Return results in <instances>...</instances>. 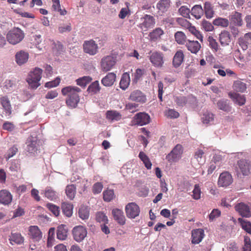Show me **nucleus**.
<instances>
[{"mask_svg": "<svg viewBox=\"0 0 251 251\" xmlns=\"http://www.w3.org/2000/svg\"><path fill=\"white\" fill-rule=\"evenodd\" d=\"M238 221L240 224L242 228L247 233L251 234V223L242 218H239Z\"/></svg>", "mask_w": 251, "mask_h": 251, "instance_id": "40", "label": "nucleus"}, {"mask_svg": "<svg viewBox=\"0 0 251 251\" xmlns=\"http://www.w3.org/2000/svg\"><path fill=\"white\" fill-rule=\"evenodd\" d=\"M103 184L101 182H97L93 186L92 191L94 194L100 193L103 189Z\"/></svg>", "mask_w": 251, "mask_h": 251, "instance_id": "59", "label": "nucleus"}, {"mask_svg": "<svg viewBox=\"0 0 251 251\" xmlns=\"http://www.w3.org/2000/svg\"><path fill=\"white\" fill-rule=\"evenodd\" d=\"M10 243L13 245L14 243L21 245L24 242V238L19 233H11L9 239Z\"/></svg>", "mask_w": 251, "mask_h": 251, "instance_id": "28", "label": "nucleus"}, {"mask_svg": "<svg viewBox=\"0 0 251 251\" xmlns=\"http://www.w3.org/2000/svg\"><path fill=\"white\" fill-rule=\"evenodd\" d=\"M201 120L204 124H212L214 122V116L212 113L206 111L203 114Z\"/></svg>", "mask_w": 251, "mask_h": 251, "instance_id": "39", "label": "nucleus"}, {"mask_svg": "<svg viewBox=\"0 0 251 251\" xmlns=\"http://www.w3.org/2000/svg\"><path fill=\"white\" fill-rule=\"evenodd\" d=\"M25 37L24 32L19 28H14L7 34L8 42L12 45H16L21 42Z\"/></svg>", "mask_w": 251, "mask_h": 251, "instance_id": "3", "label": "nucleus"}, {"mask_svg": "<svg viewBox=\"0 0 251 251\" xmlns=\"http://www.w3.org/2000/svg\"><path fill=\"white\" fill-rule=\"evenodd\" d=\"M218 107L224 111H229L230 107L227 103V100H221L217 102Z\"/></svg>", "mask_w": 251, "mask_h": 251, "instance_id": "47", "label": "nucleus"}, {"mask_svg": "<svg viewBox=\"0 0 251 251\" xmlns=\"http://www.w3.org/2000/svg\"><path fill=\"white\" fill-rule=\"evenodd\" d=\"M18 148L16 146H13L10 148L7 151V154L5 156L6 160H8L14 155H15L18 152Z\"/></svg>", "mask_w": 251, "mask_h": 251, "instance_id": "57", "label": "nucleus"}, {"mask_svg": "<svg viewBox=\"0 0 251 251\" xmlns=\"http://www.w3.org/2000/svg\"><path fill=\"white\" fill-rule=\"evenodd\" d=\"M230 98L233 99L234 101L239 105H243L245 103L246 99L244 95L237 93L230 95Z\"/></svg>", "mask_w": 251, "mask_h": 251, "instance_id": "38", "label": "nucleus"}, {"mask_svg": "<svg viewBox=\"0 0 251 251\" xmlns=\"http://www.w3.org/2000/svg\"><path fill=\"white\" fill-rule=\"evenodd\" d=\"M189 31L201 42L203 41V36L199 31L196 29L195 26H191L189 27Z\"/></svg>", "mask_w": 251, "mask_h": 251, "instance_id": "55", "label": "nucleus"}, {"mask_svg": "<svg viewBox=\"0 0 251 251\" xmlns=\"http://www.w3.org/2000/svg\"><path fill=\"white\" fill-rule=\"evenodd\" d=\"M43 193L44 196L50 201H55L58 198L57 193L50 187L46 188Z\"/></svg>", "mask_w": 251, "mask_h": 251, "instance_id": "33", "label": "nucleus"}, {"mask_svg": "<svg viewBox=\"0 0 251 251\" xmlns=\"http://www.w3.org/2000/svg\"><path fill=\"white\" fill-rule=\"evenodd\" d=\"M46 206L55 216L57 217L59 215L60 210L58 206L51 203H47Z\"/></svg>", "mask_w": 251, "mask_h": 251, "instance_id": "51", "label": "nucleus"}, {"mask_svg": "<svg viewBox=\"0 0 251 251\" xmlns=\"http://www.w3.org/2000/svg\"><path fill=\"white\" fill-rule=\"evenodd\" d=\"M142 22L140 24L139 26L143 31H146L148 29L153 27L155 24V19L152 16L145 15L141 19Z\"/></svg>", "mask_w": 251, "mask_h": 251, "instance_id": "12", "label": "nucleus"}, {"mask_svg": "<svg viewBox=\"0 0 251 251\" xmlns=\"http://www.w3.org/2000/svg\"><path fill=\"white\" fill-rule=\"evenodd\" d=\"M193 198L195 200H199L201 198V189L198 184L195 185L194 189L193 190Z\"/></svg>", "mask_w": 251, "mask_h": 251, "instance_id": "61", "label": "nucleus"}, {"mask_svg": "<svg viewBox=\"0 0 251 251\" xmlns=\"http://www.w3.org/2000/svg\"><path fill=\"white\" fill-rule=\"evenodd\" d=\"M175 101L179 106H183L188 101V98L184 96H179L175 98Z\"/></svg>", "mask_w": 251, "mask_h": 251, "instance_id": "56", "label": "nucleus"}, {"mask_svg": "<svg viewBox=\"0 0 251 251\" xmlns=\"http://www.w3.org/2000/svg\"><path fill=\"white\" fill-rule=\"evenodd\" d=\"M233 87L236 91L243 93L246 90L247 85L241 80H237L234 82Z\"/></svg>", "mask_w": 251, "mask_h": 251, "instance_id": "36", "label": "nucleus"}, {"mask_svg": "<svg viewBox=\"0 0 251 251\" xmlns=\"http://www.w3.org/2000/svg\"><path fill=\"white\" fill-rule=\"evenodd\" d=\"M185 46L188 50L194 54H197L201 48V44L197 41H191L190 40H188L186 42Z\"/></svg>", "mask_w": 251, "mask_h": 251, "instance_id": "22", "label": "nucleus"}, {"mask_svg": "<svg viewBox=\"0 0 251 251\" xmlns=\"http://www.w3.org/2000/svg\"><path fill=\"white\" fill-rule=\"evenodd\" d=\"M176 41L179 45H184L186 42V36L182 31H177L175 34Z\"/></svg>", "mask_w": 251, "mask_h": 251, "instance_id": "43", "label": "nucleus"}, {"mask_svg": "<svg viewBox=\"0 0 251 251\" xmlns=\"http://www.w3.org/2000/svg\"><path fill=\"white\" fill-rule=\"evenodd\" d=\"M26 144L27 151L35 154L40 149L42 141L37 136H30L27 138Z\"/></svg>", "mask_w": 251, "mask_h": 251, "instance_id": "5", "label": "nucleus"}, {"mask_svg": "<svg viewBox=\"0 0 251 251\" xmlns=\"http://www.w3.org/2000/svg\"><path fill=\"white\" fill-rule=\"evenodd\" d=\"M203 9L206 18L211 19L213 17L214 14L213 7L210 2L206 1L204 2Z\"/></svg>", "mask_w": 251, "mask_h": 251, "instance_id": "30", "label": "nucleus"}, {"mask_svg": "<svg viewBox=\"0 0 251 251\" xmlns=\"http://www.w3.org/2000/svg\"><path fill=\"white\" fill-rule=\"evenodd\" d=\"M72 234L74 240L77 242H80L87 236V231L83 226H77L73 228Z\"/></svg>", "mask_w": 251, "mask_h": 251, "instance_id": "7", "label": "nucleus"}, {"mask_svg": "<svg viewBox=\"0 0 251 251\" xmlns=\"http://www.w3.org/2000/svg\"><path fill=\"white\" fill-rule=\"evenodd\" d=\"M184 57L183 51L181 50H177L173 57V66L176 68L179 67L183 61Z\"/></svg>", "mask_w": 251, "mask_h": 251, "instance_id": "23", "label": "nucleus"}, {"mask_svg": "<svg viewBox=\"0 0 251 251\" xmlns=\"http://www.w3.org/2000/svg\"><path fill=\"white\" fill-rule=\"evenodd\" d=\"M244 247H243V251H251V241L249 237H245L244 238Z\"/></svg>", "mask_w": 251, "mask_h": 251, "instance_id": "64", "label": "nucleus"}, {"mask_svg": "<svg viewBox=\"0 0 251 251\" xmlns=\"http://www.w3.org/2000/svg\"><path fill=\"white\" fill-rule=\"evenodd\" d=\"M208 41L210 48L214 51H217L219 50V45L216 40L213 37L209 36Z\"/></svg>", "mask_w": 251, "mask_h": 251, "instance_id": "53", "label": "nucleus"}, {"mask_svg": "<svg viewBox=\"0 0 251 251\" xmlns=\"http://www.w3.org/2000/svg\"><path fill=\"white\" fill-rule=\"evenodd\" d=\"M112 215L115 220L120 225H124L125 224L124 212L118 208L113 209Z\"/></svg>", "mask_w": 251, "mask_h": 251, "instance_id": "24", "label": "nucleus"}, {"mask_svg": "<svg viewBox=\"0 0 251 251\" xmlns=\"http://www.w3.org/2000/svg\"><path fill=\"white\" fill-rule=\"evenodd\" d=\"M203 28L206 31H211L214 29L213 25L209 22L203 20L201 23Z\"/></svg>", "mask_w": 251, "mask_h": 251, "instance_id": "60", "label": "nucleus"}, {"mask_svg": "<svg viewBox=\"0 0 251 251\" xmlns=\"http://www.w3.org/2000/svg\"><path fill=\"white\" fill-rule=\"evenodd\" d=\"M12 201V195L10 192L6 190L0 191V203L7 205L9 204Z\"/></svg>", "mask_w": 251, "mask_h": 251, "instance_id": "20", "label": "nucleus"}, {"mask_svg": "<svg viewBox=\"0 0 251 251\" xmlns=\"http://www.w3.org/2000/svg\"><path fill=\"white\" fill-rule=\"evenodd\" d=\"M183 152L182 147L180 144L176 145L172 151L166 156V158L169 162H176L181 157Z\"/></svg>", "mask_w": 251, "mask_h": 251, "instance_id": "9", "label": "nucleus"}, {"mask_svg": "<svg viewBox=\"0 0 251 251\" xmlns=\"http://www.w3.org/2000/svg\"><path fill=\"white\" fill-rule=\"evenodd\" d=\"M151 118L149 115L145 112L137 113L132 121V125L143 126L150 122Z\"/></svg>", "mask_w": 251, "mask_h": 251, "instance_id": "8", "label": "nucleus"}, {"mask_svg": "<svg viewBox=\"0 0 251 251\" xmlns=\"http://www.w3.org/2000/svg\"><path fill=\"white\" fill-rule=\"evenodd\" d=\"M229 19L235 25L241 26L243 25L242 15L239 12L235 11L230 16Z\"/></svg>", "mask_w": 251, "mask_h": 251, "instance_id": "25", "label": "nucleus"}, {"mask_svg": "<svg viewBox=\"0 0 251 251\" xmlns=\"http://www.w3.org/2000/svg\"><path fill=\"white\" fill-rule=\"evenodd\" d=\"M233 182L231 175L228 172H224L219 177L218 184L220 187H227Z\"/></svg>", "mask_w": 251, "mask_h": 251, "instance_id": "13", "label": "nucleus"}, {"mask_svg": "<svg viewBox=\"0 0 251 251\" xmlns=\"http://www.w3.org/2000/svg\"><path fill=\"white\" fill-rule=\"evenodd\" d=\"M204 230L201 228L192 231V243L194 244L200 243L204 237Z\"/></svg>", "mask_w": 251, "mask_h": 251, "instance_id": "17", "label": "nucleus"}, {"mask_svg": "<svg viewBox=\"0 0 251 251\" xmlns=\"http://www.w3.org/2000/svg\"><path fill=\"white\" fill-rule=\"evenodd\" d=\"M116 79V75L113 73H109L101 80L102 84L106 87L112 85Z\"/></svg>", "mask_w": 251, "mask_h": 251, "instance_id": "26", "label": "nucleus"}, {"mask_svg": "<svg viewBox=\"0 0 251 251\" xmlns=\"http://www.w3.org/2000/svg\"><path fill=\"white\" fill-rule=\"evenodd\" d=\"M203 9L200 4L195 5L191 10V14L197 19H200L203 15Z\"/></svg>", "mask_w": 251, "mask_h": 251, "instance_id": "27", "label": "nucleus"}, {"mask_svg": "<svg viewBox=\"0 0 251 251\" xmlns=\"http://www.w3.org/2000/svg\"><path fill=\"white\" fill-rule=\"evenodd\" d=\"M63 214L67 217H70L73 214V205L71 203L63 202L61 204Z\"/></svg>", "mask_w": 251, "mask_h": 251, "instance_id": "35", "label": "nucleus"}, {"mask_svg": "<svg viewBox=\"0 0 251 251\" xmlns=\"http://www.w3.org/2000/svg\"><path fill=\"white\" fill-rule=\"evenodd\" d=\"M163 54L160 52L152 53L150 57L152 64L156 67H161L164 64Z\"/></svg>", "mask_w": 251, "mask_h": 251, "instance_id": "15", "label": "nucleus"}, {"mask_svg": "<svg viewBox=\"0 0 251 251\" xmlns=\"http://www.w3.org/2000/svg\"><path fill=\"white\" fill-rule=\"evenodd\" d=\"M68 235V229L63 225L58 226L57 230V238L60 240H64L67 238Z\"/></svg>", "mask_w": 251, "mask_h": 251, "instance_id": "32", "label": "nucleus"}, {"mask_svg": "<svg viewBox=\"0 0 251 251\" xmlns=\"http://www.w3.org/2000/svg\"><path fill=\"white\" fill-rule=\"evenodd\" d=\"M251 165L245 159H241L237 161L235 167V172L238 176L242 174L244 176H248L251 171Z\"/></svg>", "mask_w": 251, "mask_h": 251, "instance_id": "4", "label": "nucleus"}, {"mask_svg": "<svg viewBox=\"0 0 251 251\" xmlns=\"http://www.w3.org/2000/svg\"><path fill=\"white\" fill-rule=\"evenodd\" d=\"M42 73V70L39 68H35L29 73L27 78V82L32 89H35L40 85L39 82Z\"/></svg>", "mask_w": 251, "mask_h": 251, "instance_id": "2", "label": "nucleus"}, {"mask_svg": "<svg viewBox=\"0 0 251 251\" xmlns=\"http://www.w3.org/2000/svg\"><path fill=\"white\" fill-rule=\"evenodd\" d=\"M60 82V78L58 77H56L54 80L48 82L45 84V87L51 88L57 86Z\"/></svg>", "mask_w": 251, "mask_h": 251, "instance_id": "58", "label": "nucleus"}, {"mask_svg": "<svg viewBox=\"0 0 251 251\" xmlns=\"http://www.w3.org/2000/svg\"><path fill=\"white\" fill-rule=\"evenodd\" d=\"M0 102L3 109L5 111L6 113L8 115L10 114L11 112V107L8 100L6 98H2L1 99Z\"/></svg>", "mask_w": 251, "mask_h": 251, "instance_id": "48", "label": "nucleus"}, {"mask_svg": "<svg viewBox=\"0 0 251 251\" xmlns=\"http://www.w3.org/2000/svg\"><path fill=\"white\" fill-rule=\"evenodd\" d=\"M132 101L144 103L146 101V96L140 90H136L132 92L128 98Z\"/></svg>", "mask_w": 251, "mask_h": 251, "instance_id": "18", "label": "nucleus"}, {"mask_svg": "<svg viewBox=\"0 0 251 251\" xmlns=\"http://www.w3.org/2000/svg\"><path fill=\"white\" fill-rule=\"evenodd\" d=\"M171 6L170 0H160L156 4V8L162 13L166 12Z\"/></svg>", "mask_w": 251, "mask_h": 251, "instance_id": "31", "label": "nucleus"}, {"mask_svg": "<svg viewBox=\"0 0 251 251\" xmlns=\"http://www.w3.org/2000/svg\"><path fill=\"white\" fill-rule=\"evenodd\" d=\"M235 210L243 217H251V206L244 202H239L235 205Z\"/></svg>", "mask_w": 251, "mask_h": 251, "instance_id": "10", "label": "nucleus"}, {"mask_svg": "<svg viewBox=\"0 0 251 251\" xmlns=\"http://www.w3.org/2000/svg\"><path fill=\"white\" fill-rule=\"evenodd\" d=\"M178 12L183 17L190 18V13H191V10L186 6H181L178 9Z\"/></svg>", "mask_w": 251, "mask_h": 251, "instance_id": "52", "label": "nucleus"}, {"mask_svg": "<svg viewBox=\"0 0 251 251\" xmlns=\"http://www.w3.org/2000/svg\"><path fill=\"white\" fill-rule=\"evenodd\" d=\"M81 91L79 88L75 86H68L62 89V95L68 96L66 103L69 107L74 108L77 106L79 101V93Z\"/></svg>", "mask_w": 251, "mask_h": 251, "instance_id": "1", "label": "nucleus"}, {"mask_svg": "<svg viewBox=\"0 0 251 251\" xmlns=\"http://www.w3.org/2000/svg\"><path fill=\"white\" fill-rule=\"evenodd\" d=\"M28 235L33 242H39L42 238V234L39 227L36 226L29 227Z\"/></svg>", "mask_w": 251, "mask_h": 251, "instance_id": "14", "label": "nucleus"}, {"mask_svg": "<svg viewBox=\"0 0 251 251\" xmlns=\"http://www.w3.org/2000/svg\"><path fill=\"white\" fill-rule=\"evenodd\" d=\"M96 220L98 222L107 224L108 218L105 214L102 212H98L96 215Z\"/></svg>", "mask_w": 251, "mask_h": 251, "instance_id": "50", "label": "nucleus"}, {"mask_svg": "<svg viewBox=\"0 0 251 251\" xmlns=\"http://www.w3.org/2000/svg\"><path fill=\"white\" fill-rule=\"evenodd\" d=\"M115 197L113 190L107 189L103 192V198L105 201L109 202Z\"/></svg>", "mask_w": 251, "mask_h": 251, "instance_id": "45", "label": "nucleus"}, {"mask_svg": "<svg viewBox=\"0 0 251 251\" xmlns=\"http://www.w3.org/2000/svg\"><path fill=\"white\" fill-rule=\"evenodd\" d=\"M238 43L239 46L244 50L248 49V45L249 44L247 40L244 37H240L238 39Z\"/></svg>", "mask_w": 251, "mask_h": 251, "instance_id": "62", "label": "nucleus"}, {"mask_svg": "<svg viewBox=\"0 0 251 251\" xmlns=\"http://www.w3.org/2000/svg\"><path fill=\"white\" fill-rule=\"evenodd\" d=\"M116 61V57L113 55L104 56L100 61L101 71L104 72L110 71L115 65Z\"/></svg>", "mask_w": 251, "mask_h": 251, "instance_id": "6", "label": "nucleus"}, {"mask_svg": "<svg viewBox=\"0 0 251 251\" xmlns=\"http://www.w3.org/2000/svg\"><path fill=\"white\" fill-rule=\"evenodd\" d=\"M83 47L84 51L90 55H94L98 52V46L93 40L85 41Z\"/></svg>", "mask_w": 251, "mask_h": 251, "instance_id": "11", "label": "nucleus"}, {"mask_svg": "<svg viewBox=\"0 0 251 251\" xmlns=\"http://www.w3.org/2000/svg\"><path fill=\"white\" fill-rule=\"evenodd\" d=\"M213 24L215 26L226 27L229 25V21L226 18L218 17L213 20Z\"/></svg>", "mask_w": 251, "mask_h": 251, "instance_id": "37", "label": "nucleus"}, {"mask_svg": "<svg viewBox=\"0 0 251 251\" xmlns=\"http://www.w3.org/2000/svg\"><path fill=\"white\" fill-rule=\"evenodd\" d=\"M221 215V211L218 209H214L209 215L210 221H213L215 218L218 217Z\"/></svg>", "mask_w": 251, "mask_h": 251, "instance_id": "63", "label": "nucleus"}, {"mask_svg": "<svg viewBox=\"0 0 251 251\" xmlns=\"http://www.w3.org/2000/svg\"><path fill=\"white\" fill-rule=\"evenodd\" d=\"M165 116L170 118H177L179 114L178 112L172 109H169L164 112Z\"/></svg>", "mask_w": 251, "mask_h": 251, "instance_id": "54", "label": "nucleus"}, {"mask_svg": "<svg viewBox=\"0 0 251 251\" xmlns=\"http://www.w3.org/2000/svg\"><path fill=\"white\" fill-rule=\"evenodd\" d=\"M79 217L82 220L88 219L89 217V209L88 206L82 205L81 206L78 211Z\"/></svg>", "mask_w": 251, "mask_h": 251, "instance_id": "42", "label": "nucleus"}, {"mask_svg": "<svg viewBox=\"0 0 251 251\" xmlns=\"http://www.w3.org/2000/svg\"><path fill=\"white\" fill-rule=\"evenodd\" d=\"M139 157L144 163L146 168L149 170L151 168L152 164L148 156L143 151L140 152Z\"/></svg>", "mask_w": 251, "mask_h": 251, "instance_id": "44", "label": "nucleus"}, {"mask_svg": "<svg viewBox=\"0 0 251 251\" xmlns=\"http://www.w3.org/2000/svg\"><path fill=\"white\" fill-rule=\"evenodd\" d=\"M106 119L110 122L117 121L121 119V115L115 110H108L105 113Z\"/></svg>", "mask_w": 251, "mask_h": 251, "instance_id": "29", "label": "nucleus"}, {"mask_svg": "<svg viewBox=\"0 0 251 251\" xmlns=\"http://www.w3.org/2000/svg\"><path fill=\"white\" fill-rule=\"evenodd\" d=\"M140 213L139 206L135 203H129L126 205V216L129 218H134Z\"/></svg>", "mask_w": 251, "mask_h": 251, "instance_id": "16", "label": "nucleus"}, {"mask_svg": "<svg viewBox=\"0 0 251 251\" xmlns=\"http://www.w3.org/2000/svg\"><path fill=\"white\" fill-rule=\"evenodd\" d=\"M100 87L98 81L93 82L88 88V91L89 93L96 94L100 91Z\"/></svg>", "mask_w": 251, "mask_h": 251, "instance_id": "49", "label": "nucleus"}, {"mask_svg": "<svg viewBox=\"0 0 251 251\" xmlns=\"http://www.w3.org/2000/svg\"><path fill=\"white\" fill-rule=\"evenodd\" d=\"M92 80L89 76H84L76 80L77 85L84 88Z\"/></svg>", "mask_w": 251, "mask_h": 251, "instance_id": "46", "label": "nucleus"}, {"mask_svg": "<svg viewBox=\"0 0 251 251\" xmlns=\"http://www.w3.org/2000/svg\"><path fill=\"white\" fill-rule=\"evenodd\" d=\"M65 194L70 200H73L76 194V186L74 184H70L65 188Z\"/></svg>", "mask_w": 251, "mask_h": 251, "instance_id": "34", "label": "nucleus"}, {"mask_svg": "<svg viewBox=\"0 0 251 251\" xmlns=\"http://www.w3.org/2000/svg\"><path fill=\"white\" fill-rule=\"evenodd\" d=\"M219 41L222 46H228L231 42V37L229 32L226 30H224L219 34Z\"/></svg>", "mask_w": 251, "mask_h": 251, "instance_id": "21", "label": "nucleus"}, {"mask_svg": "<svg viewBox=\"0 0 251 251\" xmlns=\"http://www.w3.org/2000/svg\"><path fill=\"white\" fill-rule=\"evenodd\" d=\"M28 58V53L24 50H22L18 51L15 54V61L19 66H21L26 63Z\"/></svg>", "mask_w": 251, "mask_h": 251, "instance_id": "19", "label": "nucleus"}, {"mask_svg": "<svg viewBox=\"0 0 251 251\" xmlns=\"http://www.w3.org/2000/svg\"><path fill=\"white\" fill-rule=\"evenodd\" d=\"M163 34V30L161 28L157 27L150 33L149 36L151 40L155 41L160 38Z\"/></svg>", "mask_w": 251, "mask_h": 251, "instance_id": "41", "label": "nucleus"}]
</instances>
